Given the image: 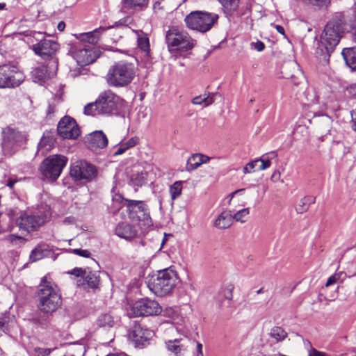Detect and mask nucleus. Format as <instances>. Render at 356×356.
<instances>
[{
  "mask_svg": "<svg viewBox=\"0 0 356 356\" xmlns=\"http://www.w3.org/2000/svg\"><path fill=\"white\" fill-rule=\"evenodd\" d=\"M38 309L43 315L36 316L33 321L41 326H46L50 322V314L56 312L62 304L61 296L56 286L43 277L38 286Z\"/></svg>",
  "mask_w": 356,
  "mask_h": 356,
  "instance_id": "nucleus-1",
  "label": "nucleus"
},
{
  "mask_svg": "<svg viewBox=\"0 0 356 356\" xmlns=\"http://www.w3.org/2000/svg\"><path fill=\"white\" fill-rule=\"evenodd\" d=\"M344 33V22L341 14H337L325 26L321 37V44L316 50L320 61L328 63L330 54L334 51Z\"/></svg>",
  "mask_w": 356,
  "mask_h": 356,
  "instance_id": "nucleus-2",
  "label": "nucleus"
},
{
  "mask_svg": "<svg viewBox=\"0 0 356 356\" xmlns=\"http://www.w3.org/2000/svg\"><path fill=\"white\" fill-rule=\"evenodd\" d=\"M135 76L136 70L132 63L120 61L110 67L106 76V80L111 86L122 88L129 85Z\"/></svg>",
  "mask_w": 356,
  "mask_h": 356,
  "instance_id": "nucleus-3",
  "label": "nucleus"
},
{
  "mask_svg": "<svg viewBox=\"0 0 356 356\" xmlns=\"http://www.w3.org/2000/svg\"><path fill=\"white\" fill-rule=\"evenodd\" d=\"M177 274L170 268L157 272L148 283V287L157 296H165L172 292L177 283Z\"/></svg>",
  "mask_w": 356,
  "mask_h": 356,
  "instance_id": "nucleus-4",
  "label": "nucleus"
},
{
  "mask_svg": "<svg viewBox=\"0 0 356 356\" xmlns=\"http://www.w3.org/2000/svg\"><path fill=\"white\" fill-rule=\"evenodd\" d=\"M51 216L50 207L42 204L32 213H24L17 220V225L20 230L31 232L36 230L49 220Z\"/></svg>",
  "mask_w": 356,
  "mask_h": 356,
  "instance_id": "nucleus-5",
  "label": "nucleus"
},
{
  "mask_svg": "<svg viewBox=\"0 0 356 356\" xmlns=\"http://www.w3.org/2000/svg\"><path fill=\"white\" fill-rule=\"evenodd\" d=\"M219 16L214 13L195 10L185 17L186 26L200 33H206L218 23Z\"/></svg>",
  "mask_w": 356,
  "mask_h": 356,
  "instance_id": "nucleus-6",
  "label": "nucleus"
},
{
  "mask_svg": "<svg viewBox=\"0 0 356 356\" xmlns=\"http://www.w3.org/2000/svg\"><path fill=\"white\" fill-rule=\"evenodd\" d=\"M115 200L121 201L122 207H127L129 218L131 220L141 222L147 227L152 226L149 209L144 202L124 199L121 195H116Z\"/></svg>",
  "mask_w": 356,
  "mask_h": 356,
  "instance_id": "nucleus-7",
  "label": "nucleus"
},
{
  "mask_svg": "<svg viewBox=\"0 0 356 356\" xmlns=\"http://www.w3.org/2000/svg\"><path fill=\"white\" fill-rule=\"evenodd\" d=\"M97 100L102 115H119L125 108V101L111 90L101 92Z\"/></svg>",
  "mask_w": 356,
  "mask_h": 356,
  "instance_id": "nucleus-8",
  "label": "nucleus"
},
{
  "mask_svg": "<svg viewBox=\"0 0 356 356\" xmlns=\"http://www.w3.org/2000/svg\"><path fill=\"white\" fill-rule=\"evenodd\" d=\"M165 41L170 51L191 50L196 44V41L188 33L175 26L170 28L166 32Z\"/></svg>",
  "mask_w": 356,
  "mask_h": 356,
  "instance_id": "nucleus-9",
  "label": "nucleus"
},
{
  "mask_svg": "<svg viewBox=\"0 0 356 356\" xmlns=\"http://www.w3.org/2000/svg\"><path fill=\"white\" fill-rule=\"evenodd\" d=\"M67 162V158L63 155L56 154L46 158L40 167L43 179L50 181H56Z\"/></svg>",
  "mask_w": 356,
  "mask_h": 356,
  "instance_id": "nucleus-10",
  "label": "nucleus"
},
{
  "mask_svg": "<svg viewBox=\"0 0 356 356\" xmlns=\"http://www.w3.org/2000/svg\"><path fill=\"white\" fill-rule=\"evenodd\" d=\"M2 134V149L7 156L15 154L26 141V136L24 133L10 127L3 129Z\"/></svg>",
  "mask_w": 356,
  "mask_h": 356,
  "instance_id": "nucleus-11",
  "label": "nucleus"
},
{
  "mask_svg": "<svg viewBox=\"0 0 356 356\" xmlns=\"http://www.w3.org/2000/svg\"><path fill=\"white\" fill-rule=\"evenodd\" d=\"M25 79L23 72L15 64H6L0 67V88H15Z\"/></svg>",
  "mask_w": 356,
  "mask_h": 356,
  "instance_id": "nucleus-12",
  "label": "nucleus"
},
{
  "mask_svg": "<svg viewBox=\"0 0 356 356\" xmlns=\"http://www.w3.org/2000/svg\"><path fill=\"white\" fill-rule=\"evenodd\" d=\"M70 174L74 181H91L97 177V169L90 163L81 160L71 165Z\"/></svg>",
  "mask_w": 356,
  "mask_h": 356,
  "instance_id": "nucleus-13",
  "label": "nucleus"
},
{
  "mask_svg": "<svg viewBox=\"0 0 356 356\" xmlns=\"http://www.w3.org/2000/svg\"><path fill=\"white\" fill-rule=\"evenodd\" d=\"M131 311L134 316H156L161 313L162 308L155 300L142 298L133 304Z\"/></svg>",
  "mask_w": 356,
  "mask_h": 356,
  "instance_id": "nucleus-14",
  "label": "nucleus"
},
{
  "mask_svg": "<svg viewBox=\"0 0 356 356\" xmlns=\"http://www.w3.org/2000/svg\"><path fill=\"white\" fill-rule=\"evenodd\" d=\"M33 37L38 40L37 44L32 46V49L35 54L42 57H49L58 49V44L52 40L44 38L42 33H35Z\"/></svg>",
  "mask_w": 356,
  "mask_h": 356,
  "instance_id": "nucleus-15",
  "label": "nucleus"
},
{
  "mask_svg": "<svg viewBox=\"0 0 356 356\" xmlns=\"http://www.w3.org/2000/svg\"><path fill=\"white\" fill-rule=\"evenodd\" d=\"M58 134L63 138H76L80 134L79 128L75 120L65 116L59 121L57 127Z\"/></svg>",
  "mask_w": 356,
  "mask_h": 356,
  "instance_id": "nucleus-16",
  "label": "nucleus"
},
{
  "mask_svg": "<svg viewBox=\"0 0 356 356\" xmlns=\"http://www.w3.org/2000/svg\"><path fill=\"white\" fill-rule=\"evenodd\" d=\"M191 341L187 338H179L168 340L165 342L167 350L175 356H184L188 351Z\"/></svg>",
  "mask_w": 356,
  "mask_h": 356,
  "instance_id": "nucleus-17",
  "label": "nucleus"
},
{
  "mask_svg": "<svg viewBox=\"0 0 356 356\" xmlns=\"http://www.w3.org/2000/svg\"><path fill=\"white\" fill-rule=\"evenodd\" d=\"M108 142V138L102 131H95L86 137V143L92 151L105 148Z\"/></svg>",
  "mask_w": 356,
  "mask_h": 356,
  "instance_id": "nucleus-18",
  "label": "nucleus"
},
{
  "mask_svg": "<svg viewBox=\"0 0 356 356\" xmlns=\"http://www.w3.org/2000/svg\"><path fill=\"white\" fill-rule=\"evenodd\" d=\"M153 334L151 330L145 328L140 324H136L133 327L131 337L136 346L143 348L152 337Z\"/></svg>",
  "mask_w": 356,
  "mask_h": 356,
  "instance_id": "nucleus-19",
  "label": "nucleus"
},
{
  "mask_svg": "<svg viewBox=\"0 0 356 356\" xmlns=\"http://www.w3.org/2000/svg\"><path fill=\"white\" fill-rule=\"evenodd\" d=\"M124 24V20L120 19L116 22L114 25H109L108 26H101L92 31L81 33L80 35V39L81 41L87 42L89 44H95L97 43L99 39V35L102 33L111 28H113L114 26H122Z\"/></svg>",
  "mask_w": 356,
  "mask_h": 356,
  "instance_id": "nucleus-20",
  "label": "nucleus"
},
{
  "mask_svg": "<svg viewBox=\"0 0 356 356\" xmlns=\"http://www.w3.org/2000/svg\"><path fill=\"white\" fill-rule=\"evenodd\" d=\"M78 286H85L86 284L89 289L95 290L99 289L100 284V277L99 271L91 270L90 268H86V271L81 280H77Z\"/></svg>",
  "mask_w": 356,
  "mask_h": 356,
  "instance_id": "nucleus-21",
  "label": "nucleus"
},
{
  "mask_svg": "<svg viewBox=\"0 0 356 356\" xmlns=\"http://www.w3.org/2000/svg\"><path fill=\"white\" fill-rule=\"evenodd\" d=\"M115 232L118 236L127 241L133 239L138 234V231L134 225L124 222L118 223Z\"/></svg>",
  "mask_w": 356,
  "mask_h": 356,
  "instance_id": "nucleus-22",
  "label": "nucleus"
},
{
  "mask_svg": "<svg viewBox=\"0 0 356 356\" xmlns=\"http://www.w3.org/2000/svg\"><path fill=\"white\" fill-rule=\"evenodd\" d=\"M52 254V249L46 243L38 244L31 252L29 259L35 262L44 257H49Z\"/></svg>",
  "mask_w": 356,
  "mask_h": 356,
  "instance_id": "nucleus-23",
  "label": "nucleus"
},
{
  "mask_svg": "<svg viewBox=\"0 0 356 356\" xmlns=\"http://www.w3.org/2000/svg\"><path fill=\"white\" fill-rule=\"evenodd\" d=\"M210 158L202 154H195L191 156L186 163V170L193 171L199 168L202 164L207 163Z\"/></svg>",
  "mask_w": 356,
  "mask_h": 356,
  "instance_id": "nucleus-24",
  "label": "nucleus"
},
{
  "mask_svg": "<svg viewBox=\"0 0 356 356\" xmlns=\"http://www.w3.org/2000/svg\"><path fill=\"white\" fill-rule=\"evenodd\" d=\"M341 54L346 64L352 71H356V47L344 48Z\"/></svg>",
  "mask_w": 356,
  "mask_h": 356,
  "instance_id": "nucleus-25",
  "label": "nucleus"
},
{
  "mask_svg": "<svg viewBox=\"0 0 356 356\" xmlns=\"http://www.w3.org/2000/svg\"><path fill=\"white\" fill-rule=\"evenodd\" d=\"M233 218L229 211H222L215 220L214 225L218 229H227L232 224Z\"/></svg>",
  "mask_w": 356,
  "mask_h": 356,
  "instance_id": "nucleus-26",
  "label": "nucleus"
},
{
  "mask_svg": "<svg viewBox=\"0 0 356 356\" xmlns=\"http://www.w3.org/2000/svg\"><path fill=\"white\" fill-rule=\"evenodd\" d=\"M32 77L35 83H38L42 85L49 78L47 73V67L44 65H41L35 67L32 71Z\"/></svg>",
  "mask_w": 356,
  "mask_h": 356,
  "instance_id": "nucleus-27",
  "label": "nucleus"
},
{
  "mask_svg": "<svg viewBox=\"0 0 356 356\" xmlns=\"http://www.w3.org/2000/svg\"><path fill=\"white\" fill-rule=\"evenodd\" d=\"M309 95L311 96V99H308L309 103L307 106L309 108L308 113H307V117H310L312 115L313 117L323 115V111H316V106L318 104V98L316 97L314 92Z\"/></svg>",
  "mask_w": 356,
  "mask_h": 356,
  "instance_id": "nucleus-28",
  "label": "nucleus"
},
{
  "mask_svg": "<svg viewBox=\"0 0 356 356\" xmlns=\"http://www.w3.org/2000/svg\"><path fill=\"white\" fill-rule=\"evenodd\" d=\"M316 198L313 196H305L302 197L296 207L298 213H303L306 212L311 204L315 203Z\"/></svg>",
  "mask_w": 356,
  "mask_h": 356,
  "instance_id": "nucleus-29",
  "label": "nucleus"
},
{
  "mask_svg": "<svg viewBox=\"0 0 356 356\" xmlns=\"http://www.w3.org/2000/svg\"><path fill=\"white\" fill-rule=\"evenodd\" d=\"M56 142V138L54 134L51 131H45L42 137L38 146L40 147L49 149L54 146Z\"/></svg>",
  "mask_w": 356,
  "mask_h": 356,
  "instance_id": "nucleus-30",
  "label": "nucleus"
},
{
  "mask_svg": "<svg viewBox=\"0 0 356 356\" xmlns=\"http://www.w3.org/2000/svg\"><path fill=\"white\" fill-rule=\"evenodd\" d=\"M137 44L140 48L146 55H149L150 52V45L149 38L147 34L141 32L138 34Z\"/></svg>",
  "mask_w": 356,
  "mask_h": 356,
  "instance_id": "nucleus-31",
  "label": "nucleus"
},
{
  "mask_svg": "<svg viewBox=\"0 0 356 356\" xmlns=\"http://www.w3.org/2000/svg\"><path fill=\"white\" fill-rule=\"evenodd\" d=\"M222 4L225 13L228 15H232L238 7L239 0H218Z\"/></svg>",
  "mask_w": 356,
  "mask_h": 356,
  "instance_id": "nucleus-32",
  "label": "nucleus"
},
{
  "mask_svg": "<svg viewBox=\"0 0 356 356\" xmlns=\"http://www.w3.org/2000/svg\"><path fill=\"white\" fill-rule=\"evenodd\" d=\"M215 95V93H212L211 95L210 93H205L203 95L197 96L192 99V103L197 105L204 103V106H209L214 102Z\"/></svg>",
  "mask_w": 356,
  "mask_h": 356,
  "instance_id": "nucleus-33",
  "label": "nucleus"
},
{
  "mask_svg": "<svg viewBox=\"0 0 356 356\" xmlns=\"http://www.w3.org/2000/svg\"><path fill=\"white\" fill-rule=\"evenodd\" d=\"M287 332L280 326H275L271 328L270 332V336L274 339L276 342H281L287 337Z\"/></svg>",
  "mask_w": 356,
  "mask_h": 356,
  "instance_id": "nucleus-34",
  "label": "nucleus"
},
{
  "mask_svg": "<svg viewBox=\"0 0 356 356\" xmlns=\"http://www.w3.org/2000/svg\"><path fill=\"white\" fill-rule=\"evenodd\" d=\"M183 184L184 181H177L170 186L169 193L172 201H175L181 195L183 189Z\"/></svg>",
  "mask_w": 356,
  "mask_h": 356,
  "instance_id": "nucleus-35",
  "label": "nucleus"
},
{
  "mask_svg": "<svg viewBox=\"0 0 356 356\" xmlns=\"http://www.w3.org/2000/svg\"><path fill=\"white\" fill-rule=\"evenodd\" d=\"M277 154L275 152H271L266 155H263L260 159H257L259 162H261V165L256 170H264L268 168L271 165V159L275 158Z\"/></svg>",
  "mask_w": 356,
  "mask_h": 356,
  "instance_id": "nucleus-36",
  "label": "nucleus"
},
{
  "mask_svg": "<svg viewBox=\"0 0 356 356\" xmlns=\"http://www.w3.org/2000/svg\"><path fill=\"white\" fill-rule=\"evenodd\" d=\"M97 324L101 327H111L114 325V320L110 314H103L98 317Z\"/></svg>",
  "mask_w": 356,
  "mask_h": 356,
  "instance_id": "nucleus-37",
  "label": "nucleus"
},
{
  "mask_svg": "<svg viewBox=\"0 0 356 356\" xmlns=\"http://www.w3.org/2000/svg\"><path fill=\"white\" fill-rule=\"evenodd\" d=\"M148 0H123L125 7L141 10L147 5Z\"/></svg>",
  "mask_w": 356,
  "mask_h": 356,
  "instance_id": "nucleus-38",
  "label": "nucleus"
},
{
  "mask_svg": "<svg viewBox=\"0 0 356 356\" xmlns=\"http://www.w3.org/2000/svg\"><path fill=\"white\" fill-rule=\"evenodd\" d=\"M99 106L97 99L95 102L88 104L84 107V114L92 116L101 114L100 107Z\"/></svg>",
  "mask_w": 356,
  "mask_h": 356,
  "instance_id": "nucleus-39",
  "label": "nucleus"
},
{
  "mask_svg": "<svg viewBox=\"0 0 356 356\" xmlns=\"http://www.w3.org/2000/svg\"><path fill=\"white\" fill-rule=\"evenodd\" d=\"M249 214V209L245 208L239 210L234 216H232L233 220L236 221L244 222L245 220L243 219Z\"/></svg>",
  "mask_w": 356,
  "mask_h": 356,
  "instance_id": "nucleus-40",
  "label": "nucleus"
},
{
  "mask_svg": "<svg viewBox=\"0 0 356 356\" xmlns=\"http://www.w3.org/2000/svg\"><path fill=\"white\" fill-rule=\"evenodd\" d=\"M51 353L50 348H35L31 353V356H48Z\"/></svg>",
  "mask_w": 356,
  "mask_h": 356,
  "instance_id": "nucleus-41",
  "label": "nucleus"
},
{
  "mask_svg": "<svg viewBox=\"0 0 356 356\" xmlns=\"http://www.w3.org/2000/svg\"><path fill=\"white\" fill-rule=\"evenodd\" d=\"M259 162V160H254L252 161L249 162L246 164V165L243 168V172L244 174L251 173L255 171V168Z\"/></svg>",
  "mask_w": 356,
  "mask_h": 356,
  "instance_id": "nucleus-42",
  "label": "nucleus"
},
{
  "mask_svg": "<svg viewBox=\"0 0 356 356\" xmlns=\"http://www.w3.org/2000/svg\"><path fill=\"white\" fill-rule=\"evenodd\" d=\"M86 271V268L76 267L72 269L71 271H69L68 273L74 275L77 278H80L79 280H82Z\"/></svg>",
  "mask_w": 356,
  "mask_h": 356,
  "instance_id": "nucleus-43",
  "label": "nucleus"
},
{
  "mask_svg": "<svg viewBox=\"0 0 356 356\" xmlns=\"http://www.w3.org/2000/svg\"><path fill=\"white\" fill-rule=\"evenodd\" d=\"M164 0H159L156 1L153 5V10L155 13H159L161 11L163 10V3Z\"/></svg>",
  "mask_w": 356,
  "mask_h": 356,
  "instance_id": "nucleus-44",
  "label": "nucleus"
},
{
  "mask_svg": "<svg viewBox=\"0 0 356 356\" xmlns=\"http://www.w3.org/2000/svg\"><path fill=\"white\" fill-rule=\"evenodd\" d=\"M72 251L74 254L83 257H90V252L88 250L74 249Z\"/></svg>",
  "mask_w": 356,
  "mask_h": 356,
  "instance_id": "nucleus-45",
  "label": "nucleus"
},
{
  "mask_svg": "<svg viewBox=\"0 0 356 356\" xmlns=\"http://www.w3.org/2000/svg\"><path fill=\"white\" fill-rule=\"evenodd\" d=\"M138 143L137 137H133L129 139L127 142L123 143L127 149L134 147Z\"/></svg>",
  "mask_w": 356,
  "mask_h": 356,
  "instance_id": "nucleus-46",
  "label": "nucleus"
},
{
  "mask_svg": "<svg viewBox=\"0 0 356 356\" xmlns=\"http://www.w3.org/2000/svg\"><path fill=\"white\" fill-rule=\"evenodd\" d=\"M308 356H330L325 353L321 352L315 349L314 348L311 347L310 350L308 353Z\"/></svg>",
  "mask_w": 356,
  "mask_h": 356,
  "instance_id": "nucleus-47",
  "label": "nucleus"
},
{
  "mask_svg": "<svg viewBox=\"0 0 356 356\" xmlns=\"http://www.w3.org/2000/svg\"><path fill=\"white\" fill-rule=\"evenodd\" d=\"M251 45L258 51H262L265 49L264 43L260 40H258L256 42H252Z\"/></svg>",
  "mask_w": 356,
  "mask_h": 356,
  "instance_id": "nucleus-48",
  "label": "nucleus"
},
{
  "mask_svg": "<svg viewBox=\"0 0 356 356\" xmlns=\"http://www.w3.org/2000/svg\"><path fill=\"white\" fill-rule=\"evenodd\" d=\"M128 149L126 147V146L124 145V144L123 143H120V146L118 148V149L116 150V152L114 153V155L115 156H118V155H120V154H122L123 153H124L126 152V150H127Z\"/></svg>",
  "mask_w": 356,
  "mask_h": 356,
  "instance_id": "nucleus-49",
  "label": "nucleus"
},
{
  "mask_svg": "<svg viewBox=\"0 0 356 356\" xmlns=\"http://www.w3.org/2000/svg\"><path fill=\"white\" fill-rule=\"evenodd\" d=\"M352 128L356 131V108L351 111Z\"/></svg>",
  "mask_w": 356,
  "mask_h": 356,
  "instance_id": "nucleus-50",
  "label": "nucleus"
},
{
  "mask_svg": "<svg viewBox=\"0 0 356 356\" xmlns=\"http://www.w3.org/2000/svg\"><path fill=\"white\" fill-rule=\"evenodd\" d=\"M196 352L197 356H203L202 345L198 341H196Z\"/></svg>",
  "mask_w": 356,
  "mask_h": 356,
  "instance_id": "nucleus-51",
  "label": "nucleus"
},
{
  "mask_svg": "<svg viewBox=\"0 0 356 356\" xmlns=\"http://www.w3.org/2000/svg\"><path fill=\"white\" fill-rule=\"evenodd\" d=\"M337 282V277L334 276V275H332V276H330L327 282H326V284H325V286H329L334 283H336Z\"/></svg>",
  "mask_w": 356,
  "mask_h": 356,
  "instance_id": "nucleus-52",
  "label": "nucleus"
},
{
  "mask_svg": "<svg viewBox=\"0 0 356 356\" xmlns=\"http://www.w3.org/2000/svg\"><path fill=\"white\" fill-rule=\"evenodd\" d=\"M17 181V180L16 179H13V178H9L8 179V181H7V184L6 185L9 187V188H13L15 185V184Z\"/></svg>",
  "mask_w": 356,
  "mask_h": 356,
  "instance_id": "nucleus-53",
  "label": "nucleus"
},
{
  "mask_svg": "<svg viewBox=\"0 0 356 356\" xmlns=\"http://www.w3.org/2000/svg\"><path fill=\"white\" fill-rule=\"evenodd\" d=\"M65 7H71L76 3V0H63Z\"/></svg>",
  "mask_w": 356,
  "mask_h": 356,
  "instance_id": "nucleus-54",
  "label": "nucleus"
},
{
  "mask_svg": "<svg viewBox=\"0 0 356 356\" xmlns=\"http://www.w3.org/2000/svg\"><path fill=\"white\" fill-rule=\"evenodd\" d=\"M55 112V106L52 105H49L48 109L47 111V116H50L51 114H54Z\"/></svg>",
  "mask_w": 356,
  "mask_h": 356,
  "instance_id": "nucleus-55",
  "label": "nucleus"
},
{
  "mask_svg": "<svg viewBox=\"0 0 356 356\" xmlns=\"http://www.w3.org/2000/svg\"><path fill=\"white\" fill-rule=\"evenodd\" d=\"M88 53H90V51H88V49H86V48H83V49H81V50L79 51V55H80L81 56L84 57V56H88Z\"/></svg>",
  "mask_w": 356,
  "mask_h": 356,
  "instance_id": "nucleus-56",
  "label": "nucleus"
},
{
  "mask_svg": "<svg viewBox=\"0 0 356 356\" xmlns=\"http://www.w3.org/2000/svg\"><path fill=\"white\" fill-rule=\"evenodd\" d=\"M79 63H81L83 65H87L90 63H92L93 62V59L91 58H89V57H87L86 59H83L81 61H78Z\"/></svg>",
  "mask_w": 356,
  "mask_h": 356,
  "instance_id": "nucleus-57",
  "label": "nucleus"
},
{
  "mask_svg": "<svg viewBox=\"0 0 356 356\" xmlns=\"http://www.w3.org/2000/svg\"><path fill=\"white\" fill-rule=\"evenodd\" d=\"M275 28L280 33L284 35V29L280 25H275Z\"/></svg>",
  "mask_w": 356,
  "mask_h": 356,
  "instance_id": "nucleus-58",
  "label": "nucleus"
},
{
  "mask_svg": "<svg viewBox=\"0 0 356 356\" xmlns=\"http://www.w3.org/2000/svg\"><path fill=\"white\" fill-rule=\"evenodd\" d=\"M65 24L64 22H60L57 26V29L60 31H63L65 29Z\"/></svg>",
  "mask_w": 356,
  "mask_h": 356,
  "instance_id": "nucleus-59",
  "label": "nucleus"
},
{
  "mask_svg": "<svg viewBox=\"0 0 356 356\" xmlns=\"http://www.w3.org/2000/svg\"><path fill=\"white\" fill-rule=\"evenodd\" d=\"M6 323V318L3 317H0V328L3 327Z\"/></svg>",
  "mask_w": 356,
  "mask_h": 356,
  "instance_id": "nucleus-60",
  "label": "nucleus"
},
{
  "mask_svg": "<svg viewBox=\"0 0 356 356\" xmlns=\"http://www.w3.org/2000/svg\"><path fill=\"white\" fill-rule=\"evenodd\" d=\"M244 191H245V189H244V188L239 189V190H236V191H235L234 192H233V193L231 194V196H232V197H234V195L235 194L238 193H242V192H243Z\"/></svg>",
  "mask_w": 356,
  "mask_h": 356,
  "instance_id": "nucleus-61",
  "label": "nucleus"
},
{
  "mask_svg": "<svg viewBox=\"0 0 356 356\" xmlns=\"http://www.w3.org/2000/svg\"><path fill=\"white\" fill-rule=\"evenodd\" d=\"M106 356H127L126 355H123V354H115V353H112V354H108V355Z\"/></svg>",
  "mask_w": 356,
  "mask_h": 356,
  "instance_id": "nucleus-62",
  "label": "nucleus"
},
{
  "mask_svg": "<svg viewBox=\"0 0 356 356\" xmlns=\"http://www.w3.org/2000/svg\"><path fill=\"white\" fill-rule=\"evenodd\" d=\"M227 293H228V295H227V296H226V298H227V299H229V300H231V299H232V291H228V292H227Z\"/></svg>",
  "mask_w": 356,
  "mask_h": 356,
  "instance_id": "nucleus-63",
  "label": "nucleus"
},
{
  "mask_svg": "<svg viewBox=\"0 0 356 356\" xmlns=\"http://www.w3.org/2000/svg\"><path fill=\"white\" fill-rule=\"evenodd\" d=\"M6 7L5 3H0V10L4 9Z\"/></svg>",
  "mask_w": 356,
  "mask_h": 356,
  "instance_id": "nucleus-64",
  "label": "nucleus"
}]
</instances>
